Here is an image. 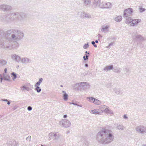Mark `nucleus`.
I'll list each match as a JSON object with an SVG mask.
<instances>
[{
  "mask_svg": "<svg viewBox=\"0 0 146 146\" xmlns=\"http://www.w3.org/2000/svg\"><path fill=\"white\" fill-rule=\"evenodd\" d=\"M85 66L87 68V67H88V64H85Z\"/></svg>",
  "mask_w": 146,
  "mask_h": 146,
  "instance_id": "obj_53",
  "label": "nucleus"
},
{
  "mask_svg": "<svg viewBox=\"0 0 146 146\" xmlns=\"http://www.w3.org/2000/svg\"><path fill=\"white\" fill-rule=\"evenodd\" d=\"M11 58L13 60L18 62H19L21 60L20 57L15 54H12Z\"/></svg>",
  "mask_w": 146,
  "mask_h": 146,
  "instance_id": "obj_14",
  "label": "nucleus"
},
{
  "mask_svg": "<svg viewBox=\"0 0 146 146\" xmlns=\"http://www.w3.org/2000/svg\"><path fill=\"white\" fill-rule=\"evenodd\" d=\"M121 71V69L118 68H116L114 69V71L115 72L119 73Z\"/></svg>",
  "mask_w": 146,
  "mask_h": 146,
  "instance_id": "obj_35",
  "label": "nucleus"
},
{
  "mask_svg": "<svg viewBox=\"0 0 146 146\" xmlns=\"http://www.w3.org/2000/svg\"><path fill=\"white\" fill-rule=\"evenodd\" d=\"M33 88V86H32L31 87H26L25 86H23L21 87V90L25 91V90L29 91L31 90Z\"/></svg>",
  "mask_w": 146,
  "mask_h": 146,
  "instance_id": "obj_24",
  "label": "nucleus"
},
{
  "mask_svg": "<svg viewBox=\"0 0 146 146\" xmlns=\"http://www.w3.org/2000/svg\"><path fill=\"white\" fill-rule=\"evenodd\" d=\"M110 27L109 25L105 24L102 26L101 31L105 33H107L109 31Z\"/></svg>",
  "mask_w": 146,
  "mask_h": 146,
  "instance_id": "obj_11",
  "label": "nucleus"
},
{
  "mask_svg": "<svg viewBox=\"0 0 146 146\" xmlns=\"http://www.w3.org/2000/svg\"><path fill=\"white\" fill-rule=\"evenodd\" d=\"M32 109V107L31 106H29L27 107V110L29 111H31Z\"/></svg>",
  "mask_w": 146,
  "mask_h": 146,
  "instance_id": "obj_45",
  "label": "nucleus"
},
{
  "mask_svg": "<svg viewBox=\"0 0 146 146\" xmlns=\"http://www.w3.org/2000/svg\"><path fill=\"white\" fill-rule=\"evenodd\" d=\"M83 58L84 60H86V58L85 56H84L83 57Z\"/></svg>",
  "mask_w": 146,
  "mask_h": 146,
  "instance_id": "obj_58",
  "label": "nucleus"
},
{
  "mask_svg": "<svg viewBox=\"0 0 146 146\" xmlns=\"http://www.w3.org/2000/svg\"><path fill=\"white\" fill-rule=\"evenodd\" d=\"M125 70L126 72H128L129 71V69L128 68H125Z\"/></svg>",
  "mask_w": 146,
  "mask_h": 146,
  "instance_id": "obj_48",
  "label": "nucleus"
},
{
  "mask_svg": "<svg viewBox=\"0 0 146 146\" xmlns=\"http://www.w3.org/2000/svg\"><path fill=\"white\" fill-rule=\"evenodd\" d=\"M95 43L96 42V43H98V40H95Z\"/></svg>",
  "mask_w": 146,
  "mask_h": 146,
  "instance_id": "obj_61",
  "label": "nucleus"
},
{
  "mask_svg": "<svg viewBox=\"0 0 146 146\" xmlns=\"http://www.w3.org/2000/svg\"><path fill=\"white\" fill-rule=\"evenodd\" d=\"M112 4L110 2H104L102 3L101 8H110L111 7Z\"/></svg>",
  "mask_w": 146,
  "mask_h": 146,
  "instance_id": "obj_12",
  "label": "nucleus"
},
{
  "mask_svg": "<svg viewBox=\"0 0 146 146\" xmlns=\"http://www.w3.org/2000/svg\"><path fill=\"white\" fill-rule=\"evenodd\" d=\"M90 0H86L84 1V5L86 6V7H89V5L91 3Z\"/></svg>",
  "mask_w": 146,
  "mask_h": 146,
  "instance_id": "obj_27",
  "label": "nucleus"
},
{
  "mask_svg": "<svg viewBox=\"0 0 146 146\" xmlns=\"http://www.w3.org/2000/svg\"><path fill=\"white\" fill-rule=\"evenodd\" d=\"M10 103H11V102H10L8 101V102H7V103L8 105L10 104Z\"/></svg>",
  "mask_w": 146,
  "mask_h": 146,
  "instance_id": "obj_60",
  "label": "nucleus"
},
{
  "mask_svg": "<svg viewBox=\"0 0 146 146\" xmlns=\"http://www.w3.org/2000/svg\"><path fill=\"white\" fill-rule=\"evenodd\" d=\"M31 136H28L27 138H26V140L27 141H31Z\"/></svg>",
  "mask_w": 146,
  "mask_h": 146,
  "instance_id": "obj_43",
  "label": "nucleus"
},
{
  "mask_svg": "<svg viewBox=\"0 0 146 146\" xmlns=\"http://www.w3.org/2000/svg\"><path fill=\"white\" fill-rule=\"evenodd\" d=\"M79 86L82 87L84 89H88L90 87V84L89 83L87 82H81L78 84Z\"/></svg>",
  "mask_w": 146,
  "mask_h": 146,
  "instance_id": "obj_10",
  "label": "nucleus"
},
{
  "mask_svg": "<svg viewBox=\"0 0 146 146\" xmlns=\"http://www.w3.org/2000/svg\"><path fill=\"white\" fill-rule=\"evenodd\" d=\"M133 12V9L131 8H128L125 9L123 12V17H127L131 16Z\"/></svg>",
  "mask_w": 146,
  "mask_h": 146,
  "instance_id": "obj_7",
  "label": "nucleus"
},
{
  "mask_svg": "<svg viewBox=\"0 0 146 146\" xmlns=\"http://www.w3.org/2000/svg\"><path fill=\"white\" fill-rule=\"evenodd\" d=\"M93 103H94L95 104L97 105H100L101 104V102L100 100L96 98L94 100V101L93 102Z\"/></svg>",
  "mask_w": 146,
  "mask_h": 146,
  "instance_id": "obj_29",
  "label": "nucleus"
},
{
  "mask_svg": "<svg viewBox=\"0 0 146 146\" xmlns=\"http://www.w3.org/2000/svg\"><path fill=\"white\" fill-rule=\"evenodd\" d=\"M114 138L113 132L108 129H102L98 132L96 135L97 141L104 145L111 143L113 141Z\"/></svg>",
  "mask_w": 146,
  "mask_h": 146,
  "instance_id": "obj_1",
  "label": "nucleus"
},
{
  "mask_svg": "<svg viewBox=\"0 0 146 146\" xmlns=\"http://www.w3.org/2000/svg\"><path fill=\"white\" fill-rule=\"evenodd\" d=\"M87 99L88 100L89 99V101L90 102H93L94 101V100H95V98L92 97H87Z\"/></svg>",
  "mask_w": 146,
  "mask_h": 146,
  "instance_id": "obj_38",
  "label": "nucleus"
},
{
  "mask_svg": "<svg viewBox=\"0 0 146 146\" xmlns=\"http://www.w3.org/2000/svg\"><path fill=\"white\" fill-rule=\"evenodd\" d=\"M106 106L105 105H102L100 106V108L101 109V110H104L106 108Z\"/></svg>",
  "mask_w": 146,
  "mask_h": 146,
  "instance_id": "obj_40",
  "label": "nucleus"
},
{
  "mask_svg": "<svg viewBox=\"0 0 146 146\" xmlns=\"http://www.w3.org/2000/svg\"><path fill=\"white\" fill-rule=\"evenodd\" d=\"M139 11L140 13L145 12L146 11V9L142 8V7H139Z\"/></svg>",
  "mask_w": 146,
  "mask_h": 146,
  "instance_id": "obj_34",
  "label": "nucleus"
},
{
  "mask_svg": "<svg viewBox=\"0 0 146 146\" xmlns=\"http://www.w3.org/2000/svg\"><path fill=\"white\" fill-rule=\"evenodd\" d=\"M3 78L2 75L0 74V83H2Z\"/></svg>",
  "mask_w": 146,
  "mask_h": 146,
  "instance_id": "obj_44",
  "label": "nucleus"
},
{
  "mask_svg": "<svg viewBox=\"0 0 146 146\" xmlns=\"http://www.w3.org/2000/svg\"><path fill=\"white\" fill-rule=\"evenodd\" d=\"M91 43L92 45H94L95 44V42L94 41H92L91 42Z\"/></svg>",
  "mask_w": 146,
  "mask_h": 146,
  "instance_id": "obj_54",
  "label": "nucleus"
},
{
  "mask_svg": "<svg viewBox=\"0 0 146 146\" xmlns=\"http://www.w3.org/2000/svg\"><path fill=\"white\" fill-rule=\"evenodd\" d=\"M15 33L19 39V40L22 39L24 36V34L23 31H21L15 29Z\"/></svg>",
  "mask_w": 146,
  "mask_h": 146,
  "instance_id": "obj_13",
  "label": "nucleus"
},
{
  "mask_svg": "<svg viewBox=\"0 0 146 146\" xmlns=\"http://www.w3.org/2000/svg\"><path fill=\"white\" fill-rule=\"evenodd\" d=\"M133 21V19L131 17H129L126 19L125 22L126 24H129L132 22Z\"/></svg>",
  "mask_w": 146,
  "mask_h": 146,
  "instance_id": "obj_26",
  "label": "nucleus"
},
{
  "mask_svg": "<svg viewBox=\"0 0 146 146\" xmlns=\"http://www.w3.org/2000/svg\"><path fill=\"white\" fill-rule=\"evenodd\" d=\"M12 7L9 5L6 4L0 5V9L3 11H8L11 10Z\"/></svg>",
  "mask_w": 146,
  "mask_h": 146,
  "instance_id": "obj_9",
  "label": "nucleus"
},
{
  "mask_svg": "<svg viewBox=\"0 0 146 146\" xmlns=\"http://www.w3.org/2000/svg\"><path fill=\"white\" fill-rule=\"evenodd\" d=\"M123 118L124 119H127L128 118L127 117V116L126 115H124L123 116Z\"/></svg>",
  "mask_w": 146,
  "mask_h": 146,
  "instance_id": "obj_47",
  "label": "nucleus"
},
{
  "mask_svg": "<svg viewBox=\"0 0 146 146\" xmlns=\"http://www.w3.org/2000/svg\"><path fill=\"white\" fill-rule=\"evenodd\" d=\"M49 140H50L52 139L54 140H57L60 137L59 134L58 133L51 132L49 134Z\"/></svg>",
  "mask_w": 146,
  "mask_h": 146,
  "instance_id": "obj_8",
  "label": "nucleus"
},
{
  "mask_svg": "<svg viewBox=\"0 0 146 146\" xmlns=\"http://www.w3.org/2000/svg\"><path fill=\"white\" fill-rule=\"evenodd\" d=\"M85 55H86V56L85 57H86V60H88V56L86 54H85Z\"/></svg>",
  "mask_w": 146,
  "mask_h": 146,
  "instance_id": "obj_49",
  "label": "nucleus"
},
{
  "mask_svg": "<svg viewBox=\"0 0 146 146\" xmlns=\"http://www.w3.org/2000/svg\"><path fill=\"white\" fill-rule=\"evenodd\" d=\"M36 88L35 90L38 93H39L41 91V89L39 87V86H35Z\"/></svg>",
  "mask_w": 146,
  "mask_h": 146,
  "instance_id": "obj_31",
  "label": "nucleus"
},
{
  "mask_svg": "<svg viewBox=\"0 0 146 146\" xmlns=\"http://www.w3.org/2000/svg\"><path fill=\"white\" fill-rule=\"evenodd\" d=\"M26 17V15L25 13L18 12L7 14L5 15V21L7 23H11L14 21H21Z\"/></svg>",
  "mask_w": 146,
  "mask_h": 146,
  "instance_id": "obj_3",
  "label": "nucleus"
},
{
  "mask_svg": "<svg viewBox=\"0 0 146 146\" xmlns=\"http://www.w3.org/2000/svg\"><path fill=\"white\" fill-rule=\"evenodd\" d=\"M141 19H133L132 22L130 24V25L131 27L137 26L139 23L141 22Z\"/></svg>",
  "mask_w": 146,
  "mask_h": 146,
  "instance_id": "obj_15",
  "label": "nucleus"
},
{
  "mask_svg": "<svg viewBox=\"0 0 146 146\" xmlns=\"http://www.w3.org/2000/svg\"><path fill=\"white\" fill-rule=\"evenodd\" d=\"M136 131L138 133L142 134L146 133V127L143 125L138 126L136 127Z\"/></svg>",
  "mask_w": 146,
  "mask_h": 146,
  "instance_id": "obj_5",
  "label": "nucleus"
},
{
  "mask_svg": "<svg viewBox=\"0 0 146 146\" xmlns=\"http://www.w3.org/2000/svg\"><path fill=\"white\" fill-rule=\"evenodd\" d=\"M60 125L62 127L67 128L69 127L71 125L70 121L67 119H64L59 122Z\"/></svg>",
  "mask_w": 146,
  "mask_h": 146,
  "instance_id": "obj_6",
  "label": "nucleus"
},
{
  "mask_svg": "<svg viewBox=\"0 0 146 146\" xmlns=\"http://www.w3.org/2000/svg\"><path fill=\"white\" fill-rule=\"evenodd\" d=\"M7 64V61L5 60L2 59L0 60V67L3 66Z\"/></svg>",
  "mask_w": 146,
  "mask_h": 146,
  "instance_id": "obj_25",
  "label": "nucleus"
},
{
  "mask_svg": "<svg viewBox=\"0 0 146 146\" xmlns=\"http://www.w3.org/2000/svg\"><path fill=\"white\" fill-rule=\"evenodd\" d=\"M113 42H111L110 44H109V45L107 46V47L108 48L110 46L112 45H113Z\"/></svg>",
  "mask_w": 146,
  "mask_h": 146,
  "instance_id": "obj_46",
  "label": "nucleus"
},
{
  "mask_svg": "<svg viewBox=\"0 0 146 146\" xmlns=\"http://www.w3.org/2000/svg\"><path fill=\"white\" fill-rule=\"evenodd\" d=\"M93 46H94L95 47V48H96V47H97V45H96V44H94V45H93Z\"/></svg>",
  "mask_w": 146,
  "mask_h": 146,
  "instance_id": "obj_59",
  "label": "nucleus"
},
{
  "mask_svg": "<svg viewBox=\"0 0 146 146\" xmlns=\"http://www.w3.org/2000/svg\"><path fill=\"white\" fill-rule=\"evenodd\" d=\"M81 75L82 76H85V73H81Z\"/></svg>",
  "mask_w": 146,
  "mask_h": 146,
  "instance_id": "obj_57",
  "label": "nucleus"
},
{
  "mask_svg": "<svg viewBox=\"0 0 146 146\" xmlns=\"http://www.w3.org/2000/svg\"><path fill=\"white\" fill-rule=\"evenodd\" d=\"M18 46L17 42L11 41L5 31L0 29V47L5 50H11Z\"/></svg>",
  "mask_w": 146,
  "mask_h": 146,
  "instance_id": "obj_2",
  "label": "nucleus"
},
{
  "mask_svg": "<svg viewBox=\"0 0 146 146\" xmlns=\"http://www.w3.org/2000/svg\"><path fill=\"white\" fill-rule=\"evenodd\" d=\"M62 92L64 94V93H66V92H65V91H63H63H62Z\"/></svg>",
  "mask_w": 146,
  "mask_h": 146,
  "instance_id": "obj_63",
  "label": "nucleus"
},
{
  "mask_svg": "<svg viewBox=\"0 0 146 146\" xmlns=\"http://www.w3.org/2000/svg\"><path fill=\"white\" fill-rule=\"evenodd\" d=\"M114 90L115 93L117 95H121L123 94V92L119 88H115L114 89Z\"/></svg>",
  "mask_w": 146,
  "mask_h": 146,
  "instance_id": "obj_21",
  "label": "nucleus"
},
{
  "mask_svg": "<svg viewBox=\"0 0 146 146\" xmlns=\"http://www.w3.org/2000/svg\"><path fill=\"white\" fill-rule=\"evenodd\" d=\"M115 128L117 130H124L125 127L122 125H120L119 123L116 124L115 125Z\"/></svg>",
  "mask_w": 146,
  "mask_h": 146,
  "instance_id": "obj_17",
  "label": "nucleus"
},
{
  "mask_svg": "<svg viewBox=\"0 0 146 146\" xmlns=\"http://www.w3.org/2000/svg\"><path fill=\"white\" fill-rule=\"evenodd\" d=\"M91 113L93 114H99L100 113L99 112L97 111V110L95 109L93 110H92L91 111Z\"/></svg>",
  "mask_w": 146,
  "mask_h": 146,
  "instance_id": "obj_37",
  "label": "nucleus"
},
{
  "mask_svg": "<svg viewBox=\"0 0 146 146\" xmlns=\"http://www.w3.org/2000/svg\"><path fill=\"white\" fill-rule=\"evenodd\" d=\"M15 29H11L5 32L7 36H8L9 35H10L12 33L11 37L8 38L9 40L11 41L12 40L15 41L14 42H16V41H19V38L16 34L17 33H15Z\"/></svg>",
  "mask_w": 146,
  "mask_h": 146,
  "instance_id": "obj_4",
  "label": "nucleus"
},
{
  "mask_svg": "<svg viewBox=\"0 0 146 146\" xmlns=\"http://www.w3.org/2000/svg\"><path fill=\"white\" fill-rule=\"evenodd\" d=\"M42 81L43 78H40L39 79L38 81L35 85V86H39Z\"/></svg>",
  "mask_w": 146,
  "mask_h": 146,
  "instance_id": "obj_28",
  "label": "nucleus"
},
{
  "mask_svg": "<svg viewBox=\"0 0 146 146\" xmlns=\"http://www.w3.org/2000/svg\"><path fill=\"white\" fill-rule=\"evenodd\" d=\"M1 100L3 101L8 102V100L7 99H2Z\"/></svg>",
  "mask_w": 146,
  "mask_h": 146,
  "instance_id": "obj_51",
  "label": "nucleus"
},
{
  "mask_svg": "<svg viewBox=\"0 0 146 146\" xmlns=\"http://www.w3.org/2000/svg\"><path fill=\"white\" fill-rule=\"evenodd\" d=\"M107 113H108L110 115H111L113 114V111L111 110H109L108 111V112Z\"/></svg>",
  "mask_w": 146,
  "mask_h": 146,
  "instance_id": "obj_42",
  "label": "nucleus"
},
{
  "mask_svg": "<svg viewBox=\"0 0 146 146\" xmlns=\"http://www.w3.org/2000/svg\"><path fill=\"white\" fill-rule=\"evenodd\" d=\"M72 104H73L74 105H75V106H78V104H76V103H72Z\"/></svg>",
  "mask_w": 146,
  "mask_h": 146,
  "instance_id": "obj_52",
  "label": "nucleus"
},
{
  "mask_svg": "<svg viewBox=\"0 0 146 146\" xmlns=\"http://www.w3.org/2000/svg\"><path fill=\"white\" fill-rule=\"evenodd\" d=\"M109 110L110 109H109L108 108H106L103 110H102V111H104L106 113H108Z\"/></svg>",
  "mask_w": 146,
  "mask_h": 146,
  "instance_id": "obj_41",
  "label": "nucleus"
},
{
  "mask_svg": "<svg viewBox=\"0 0 146 146\" xmlns=\"http://www.w3.org/2000/svg\"><path fill=\"white\" fill-rule=\"evenodd\" d=\"M122 19V17L121 16H119L115 18V20L117 22H119L121 21Z\"/></svg>",
  "mask_w": 146,
  "mask_h": 146,
  "instance_id": "obj_30",
  "label": "nucleus"
},
{
  "mask_svg": "<svg viewBox=\"0 0 146 146\" xmlns=\"http://www.w3.org/2000/svg\"><path fill=\"white\" fill-rule=\"evenodd\" d=\"M4 76V79L6 81H10V77L9 75H6Z\"/></svg>",
  "mask_w": 146,
  "mask_h": 146,
  "instance_id": "obj_33",
  "label": "nucleus"
},
{
  "mask_svg": "<svg viewBox=\"0 0 146 146\" xmlns=\"http://www.w3.org/2000/svg\"><path fill=\"white\" fill-rule=\"evenodd\" d=\"M113 65L107 66H106L104 69V70L107 72L110 71V70H113Z\"/></svg>",
  "mask_w": 146,
  "mask_h": 146,
  "instance_id": "obj_23",
  "label": "nucleus"
},
{
  "mask_svg": "<svg viewBox=\"0 0 146 146\" xmlns=\"http://www.w3.org/2000/svg\"><path fill=\"white\" fill-rule=\"evenodd\" d=\"M98 36L99 37H102V36L100 34H98Z\"/></svg>",
  "mask_w": 146,
  "mask_h": 146,
  "instance_id": "obj_62",
  "label": "nucleus"
},
{
  "mask_svg": "<svg viewBox=\"0 0 146 146\" xmlns=\"http://www.w3.org/2000/svg\"><path fill=\"white\" fill-rule=\"evenodd\" d=\"M81 17H86L87 18H89L91 17V15L88 13H85V12H82L81 13Z\"/></svg>",
  "mask_w": 146,
  "mask_h": 146,
  "instance_id": "obj_18",
  "label": "nucleus"
},
{
  "mask_svg": "<svg viewBox=\"0 0 146 146\" xmlns=\"http://www.w3.org/2000/svg\"><path fill=\"white\" fill-rule=\"evenodd\" d=\"M11 75L13 76V80H15L17 78V74L14 73V72H12L11 74Z\"/></svg>",
  "mask_w": 146,
  "mask_h": 146,
  "instance_id": "obj_36",
  "label": "nucleus"
},
{
  "mask_svg": "<svg viewBox=\"0 0 146 146\" xmlns=\"http://www.w3.org/2000/svg\"><path fill=\"white\" fill-rule=\"evenodd\" d=\"M7 71V68H5L4 69L5 73H6Z\"/></svg>",
  "mask_w": 146,
  "mask_h": 146,
  "instance_id": "obj_56",
  "label": "nucleus"
},
{
  "mask_svg": "<svg viewBox=\"0 0 146 146\" xmlns=\"http://www.w3.org/2000/svg\"><path fill=\"white\" fill-rule=\"evenodd\" d=\"M93 4L96 7H98L100 8L102 6V3H100V0H94L93 2Z\"/></svg>",
  "mask_w": 146,
  "mask_h": 146,
  "instance_id": "obj_19",
  "label": "nucleus"
},
{
  "mask_svg": "<svg viewBox=\"0 0 146 146\" xmlns=\"http://www.w3.org/2000/svg\"><path fill=\"white\" fill-rule=\"evenodd\" d=\"M89 46V45L88 44V43H87V44H85L83 46V48L84 49H86L88 48Z\"/></svg>",
  "mask_w": 146,
  "mask_h": 146,
  "instance_id": "obj_39",
  "label": "nucleus"
},
{
  "mask_svg": "<svg viewBox=\"0 0 146 146\" xmlns=\"http://www.w3.org/2000/svg\"><path fill=\"white\" fill-rule=\"evenodd\" d=\"M63 96V99L65 101H67L68 100V95L66 93L64 94Z\"/></svg>",
  "mask_w": 146,
  "mask_h": 146,
  "instance_id": "obj_32",
  "label": "nucleus"
},
{
  "mask_svg": "<svg viewBox=\"0 0 146 146\" xmlns=\"http://www.w3.org/2000/svg\"><path fill=\"white\" fill-rule=\"evenodd\" d=\"M88 74V71H86L85 72V76L87 75Z\"/></svg>",
  "mask_w": 146,
  "mask_h": 146,
  "instance_id": "obj_50",
  "label": "nucleus"
},
{
  "mask_svg": "<svg viewBox=\"0 0 146 146\" xmlns=\"http://www.w3.org/2000/svg\"><path fill=\"white\" fill-rule=\"evenodd\" d=\"M21 62L25 64H27L31 62V60L27 58H22L21 60Z\"/></svg>",
  "mask_w": 146,
  "mask_h": 146,
  "instance_id": "obj_16",
  "label": "nucleus"
},
{
  "mask_svg": "<svg viewBox=\"0 0 146 146\" xmlns=\"http://www.w3.org/2000/svg\"><path fill=\"white\" fill-rule=\"evenodd\" d=\"M17 144L16 141L13 140L9 141L8 143V146H18Z\"/></svg>",
  "mask_w": 146,
  "mask_h": 146,
  "instance_id": "obj_20",
  "label": "nucleus"
},
{
  "mask_svg": "<svg viewBox=\"0 0 146 146\" xmlns=\"http://www.w3.org/2000/svg\"><path fill=\"white\" fill-rule=\"evenodd\" d=\"M137 39L140 40L141 41H143L145 40L144 37L142 36L141 35H136L134 36Z\"/></svg>",
  "mask_w": 146,
  "mask_h": 146,
  "instance_id": "obj_22",
  "label": "nucleus"
},
{
  "mask_svg": "<svg viewBox=\"0 0 146 146\" xmlns=\"http://www.w3.org/2000/svg\"><path fill=\"white\" fill-rule=\"evenodd\" d=\"M67 115H65L63 116V117L64 118H66L67 117Z\"/></svg>",
  "mask_w": 146,
  "mask_h": 146,
  "instance_id": "obj_55",
  "label": "nucleus"
},
{
  "mask_svg": "<svg viewBox=\"0 0 146 146\" xmlns=\"http://www.w3.org/2000/svg\"><path fill=\"white\" fill-rule=\"evenodd\" d=\"M78 106L82 107V105H78Z\"/></svg>",
  "mask_w": 146,
  "mask_h": 146,
  "instance_id": "obj_64",
  "label": "nucleus"
}]
</instances>
